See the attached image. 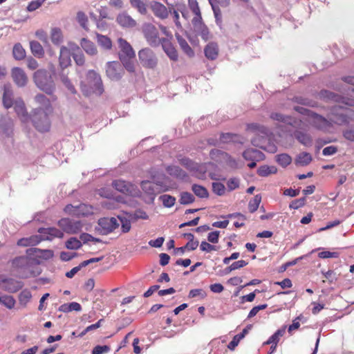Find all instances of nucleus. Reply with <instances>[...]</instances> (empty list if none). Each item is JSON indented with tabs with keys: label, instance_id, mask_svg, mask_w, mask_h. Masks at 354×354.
Returning a JSON list of instances; mask_svg holds the SVG:
<instances>
[{
	"label": "nucleus",
	"instance_id": "9b49d317",
	"mask_svg": "<svg viewBox=\"0 0 354 354\" xmlns=\"http://www.w3.org/2000/svg\"><path fill=\"white\" fill-rule=\"evenodd\" d=\"M209 156L212 160L218 163H225L230 166L236 165L235 160L230 155L220 149H212L209 152Z\"/></svg>",
	"mask_w": 354,
	"mask_h": 354
},
{
	"label": "nucleus",
	"instance_id": "6e6d98bb",
	"mask_svg": "<svg viewBox=\"0 0 354 354\" xmlns=\"http://www.w3.org/2000/svg\"><path fill=\"white\" fill-rule=\"evenodd\" d=\"M87 80L90 84L97 85L101 83L100 76L94 71H89L87 73Z\"/></svg>",
	"mask_w": 354,
	"mask_h": 354
},
{
	"label": "nucleus",
	"instance_id": "ddd939ff",
	"mask_svg": "<svg viewBox=\"0 0 354 354\" xmlns=\"http://www.w3.org/2000/svg\"><path fill=\"white\" fill-rule=\"evenodd\" d=\"M21 281L13 279H6L0 275V288L10 292H16L22 288Z\"/></svg>",
	"mask_w": 354,
	"mask_h": 354
},
{
	"label": "nucleus",
	"instance_id": "864d4df0",
	"mask_svg": "<svg viewBox=\"0 0 354 354\" xmlns=\"http://www.w3.org/2000/svg\"><path fill=\"white\" fill-rule=\"evenodd\" d=\"M247 130L255 133H267V129L264 126L257 123L248 124L247 125Z\"/></svg>",
	"mask_w": 354,
	"mask_h": 354
},
{
	"label": "nucleus",
	"instance_id": "680f3d73",
	"mask_svg": "<svg viewBox=\"0 0 354 354\" xmlns=\"http://www.w3.org/2000/svg\"><path fill=\"white\" fill-rule=\"evenodd\" d=\"M238 137V135L231 133H221L220 136V140L222 142L227 143L231 141H235L236 138Z\"/></svg>",
	"mask_w": 354,
	"mask_h": 354
},
{
	"label": "nucleus",
	"instance_id": "0e129e2a",
	"mask_svg": "<svg viewBox=\"0 0 354 354\" xmlns=\"http://www.w3.org/2000/svg\"><path fill=\"white\" fill-rule=\"evenodd\" d=\"M60 78L63 84L71 93H75L76 92L74 86L72 84L67 76L64 75V74H61Z\"/></svg>",
	"mask_w": 354,
	"mask_h": 354
},
{
	"label": "nucleus",
	"instance_id": "6ab92c4d",
	"mask_svg": "<svg viewBox=\"0 0 354 354\" xmlns=\"http://www.w3.org/2000/svg\"><path fill=\"white\" fill-rule=\"evenodd\" d=\"M2 102L6 109L11 108L15 103L13 100V91L10 84H6L3 86Z\"/></svg>",
	"mask_w": 354,
	"mask_h": 354
},
{
	"label": "nucleus",
	"instance_id": "412c9836",
	"mask_svg": "<svg viewBox=\"0 0 354 354\" xmlns=\"http://www.w3.org/2000/svg\"><path fill=\"white\" fill-rule=\"evenodd\" d=\"M71 50L66 46L60 48L59 56V66L62 70H64L71 64Z\"/></svg>",
	"mask_w": 354,
	"mask_h": 354
},
{
	"label": "nucleus",
	"instance_id": "79ce46f5",
	"mask_svg": "<svg viewBox=\"0 0 354 354\" xmlns=\"http://www.w3.org/2000/svg\"><path fill=\"white\" fill-rule=\"evenodd\" d=\"M277 169L274 166L263 165L257 169V174L260 176H268L270 174H276Z\"/></svg>",
	"mask_w": 354,
	"mask_h": 354
},
{
	"label": "nucleus",
	"instance_id": "8fccbe9b",
	"mask_svg": "<svg viewBox=\"0 0 354 354\" xmlns=\"http://www.w3.org/2000/svg\"><path fill=\"white\" fill-rule=\"evenodd\" d=\"M82 242L75 237H71L65 243V246L69 250H77L82 247Z\"/></svg>",
	"mask_w": 354,
	"mask_h": 354
},
{
	"label": "nucleus",
	"instance_id": "3c124183",
	"mask_svg": "<svg viewBox=\"0 0 354 354\" xmlns=\"http://www.w3.org/2000/svg\"><path fill=\"white\" fill-rule=\"evenodd\" d=\"M261 201V196L259 194H257L254 196V198L250 201L248 204V209L250 212L254 213L257 210L260 203Z\"/></svg>",
	"mask_w": 354,
	"mask_h": 354
},
{
	"label": "nucleus",
	"instance_id": "c03bdc74",
	"mask_svg": "<svg viewBox=\"0 0 354 354\" xmlns=\"http://www.w3.org/2000/svg\"><path fill=\"white\" fill-rule=\"evenodd\" d=\"M132 222H136L138 219L147 220L149 216L147 212L142 209H137L133 214H127Z\"/></svg>",
	"mask_w": 354,
	"mask_h": 354
},
{
	"label": "nucleus",
	"instance_id": "2eb2a0df",
	"mask_svg": "<svg viewBox=\"0 0 354 354\" xmlns=\"http://www.w3.org/2000/svg\"><path fill=\"white\" fill-rule=\"evenodd\" d=\"M112 186L118 192L126 195H132L136 191L135 186L124 180L118 179L112 182Z\"/></svg>",
	"mask_w": 354,
	"mask_h": 354
},
{
	"label": "nucleus",
	"instance_id": "6e6552de",
	"mask_svg": "<svg viewBox=\"0 0 354 354\" xmlns=\"http://www.w3.org/2000/svg\"><path fill=\"white\" fill-rule=\"evenodd\" d=\"M57 225L62 231L70 234L79 233L83 227V224L80 221H73L68 218H61Z\"/></svg>",
	"mask_w": 354,
	"mask_h": 354
},
{
	"label": "nucleus",
	"instance_id": "dca6fc26",
	"mask_svg": "<svg viewBox=\"0 0 354 354\" xmlns=\"http://www.w3.org/2000/svg\"><path fill=\"white\" fill-rule=\"evenodd\" d=\"M38 232L42 236L43 241H51L55 238H63L64 233L62 230L56 227H41Z\"/></svg>",
	"mask_w": 354,
	"mask_h": 354
},
{
	"label": "nucleus",
	"instance_id": "69168bd1",
	"mask_svg": "<svg viewBox=\"0 0 354 354\" xmlns=\"http://www.w3.org/2000/svg\"><path fill=\"white\" fill-rule=\"evenodd\" d=\"M306 203V198L303 197L301 198H298L296 200H294L291 202L290 204V208L297 209L299 207H303Z\"/></svg>",
	"mask_w": 354,
	"mask_h": 354
},
{
	"label": "nucleus",
	"instance_id": "e433bc0d",
	"mask_svg": "<svg viewBox=\"0 0 354 354\" xmlns=\"http://www.w3.org/2000/svg\"><path fill=\"white\" fill-rule=\"evenodd\" d=\"M50 39L55 45H59L63 41L64 36L59 28L55 27L51 29Z\"/></svg>",
	"mask_w": 354,
	"mask_h": 354
},
{
	"label": "nucleus",
	"instance_id": "f704fd0d",
	"mask_svg": "<svg viewBox=\"0 0 354 354\" xmlns=\"http://www.w3.org/2000/svg\"><path fill=\"white\" fill-rule=\"evenodd\" d=\"M30 47L32 55L38 58H41L44 55V50L39 42L37 41H31Z\"/></svg>",
	"mask_w": 354,
	"mask_h": 354
},
{
	"label": "nucleus",
	"instance_id": "a19ab883",
	"mask_svg": "<svg viewBox=\"0 0 354 354\" xmlns=\"http://www.w3.org/2000/svg\"><path fill=\"white\" fill-rule=\"evenodd\" d=\"M295 136L300 143L305 146H310L312 145V138L307 133L301 131H297L295 133Z\"/></svg>",
	"mask_w": 354,
	"mask_h": 354
},
{
	"label": "nucleus",
	"instance_id": "7c9ffc66",
	"mask_svg": "<svg viewBox=\"0 0 354 354\" xmlns=\"http://www.w3.org/2000/svg\"><path fill=\"white\" fill-rule=\"evenodd\" d=\"M80 45L84 50L89 55H95L97 53V49L95 44L86 38L81 39Z\"/></svg>",
	"mask_w": 354,
	"mask_h": 354
},
{
	"label": "nucleus",
	"instance_id": "39448f33",
	"mask_svg": "<svg viewBox=\"0 0 354 354\" xmlns=\"http://www.w3.org/2000/svg\"><path fill=\"white\" fill-rule=\"evenodd\" d=\"M141 188L145 194L149 196L151 203L153 202L157 194L169 190V187L162 183H155L149 180L142 181Z\"/></svg>",
	"mask_w": 354,
	"mask_h": 354
},
{
	"label": "nucleus",
	"instance_id": "9d476101",
	"mask_svg": "<svg viewBox=\"0 0 354 354\" xmlns=\"http://www.w3.org/2000/svg\"><path fill=\"white\" fill-rule=\"evenodd\" d=\"M106 73L111 80H119L124 73L123 66L118 62H110L107 63Z\"/></svg>",
	"mask_w": 354,
	"mask_h": 354
},
{
	"label": "nucleus",
	"instance_id": "e2e57ef3",
	"mask_svg": "<svg viewBox=\"0 0 354 354\" xmlns=\"http://www.w3.org/2000/svg\"><path fill=\"white\" fill-rule=\"evenodd\" d=\"M46 0H35L30 1L28 6L27 10L32 12L38 9Z\"/></svg>",
	"mask_w": 354,
	"mask_h": 354
},
{
	"label": "nucleus",
	"instance_id": "0eeeda50",
	"mask_svg": "<svg viewBox=\"0 0 354 354\" xmlns=\"http://www.w3.org/2000/svg\"><path fill=\"white\" fill-rule=\"evenodd\" d=\"M65 213L77 217H84L93 214V207L89 205L81 203L77 206L71 204L66 205L64 209Z\"/></svg>",
	"mask_w": 354,
	"mask_h": 354
},
{
	"label": "nucleus",
	"instance_id": "4c0bfd02",
	"mask_svg": "<svg viewBox=\"0 0 354 354\" xmlns=\"http://www.w3.org/2000/svg\"><path fill=\"white\" fill-rule=\"evenodd\" d=\"M312 161V156L307 152H303L299 153L296 160V165L300 166H306L308 165Z\"/></svg>",
	"mask_w": 354,
	"mask_h": 354
},
{
	"label": "nucleus",
	"instance_id": "473e14b6",
	"mask_svg": "<svg viewBox=\"0 0 354 354\" xmlns=\"http://www.w3.org/2000/svg\"><path fill=\"white\" fill-rule=\"evenodd\" d=\"M187 2L189 10L194 15L192 20L197 21V20H199L202 17L198 2L197 0H187Z\"/></svg>",
	"mask_w": 354,
	"mask_h": 354
},
{
	"label": "nucleus",
	"instance_id": "de8ad7c7",
	"mask_svg": "<svg viewBox=\"0 0 354 354\" xmlns=\"http://www.w3.org/2000/svg\"><path fill=\"white\" fill-rule=\"evenodd\" d=\"M276 161L281 166L286 167L292 162V158L287 153H281L276 156Z\"/></svg>",
	"mask_w": 354,
	"mask_h": 354
},
{
	"label": "nucleus",
	"instance_id": "13d9d810",
	"mask_svg": "<svg viewBox=\"0 0 354 354\" xmlns=\"http://www.w3.org/2000/svg\"><path fill=\"white\" fill-rule=\"evenodd\" d=\"M76 19H77V21H78V23L80 24V25L84 30H88V26H87L88 17H87L86 15L82 11H79L77 13Z\"/></svg>",
	"mask_w": 354,
	"mask_h": 354
},
{
	"label": "nucleus",
	"instance_id": "a18cd8bd",
	"mask_svg": "<svg viewBox=\"0 0 354 354\" xmlns=\"http://www.w3.org/2000/svg\"><path fill=\"white\" fill-rule=\"evenodd\" d=\"M14 57L17 60H21L26 57V51L20 44H16L12 50Z\"/></svg>",
	"mask_w": 354,
	"mask_h": 354
},
{
	"label": "nucleus",
	"instance_id": "5fc2aeb1",
	"mask_svg": "<svg viewBox=\"0 0 354 354\" xmlns=\"http://www.w3.org/2000/svg\"><path fill=\"white\" fill-rule=\"evenodd\" d=\"M118 218L121 222L122 232L123 233L129 232L131 228V222H132V221L131 220V218L129 216L128 218L122 216H118Z\"/></svg>",
	"mask_w": 354,
	"mask_h": 354
},
{
	"label": "nucleus",
	"instance_id": "4d7b16f0",
	"mask_svg": "<svg viewBox=\"0 0 354 354\" xmlns=\"http://www.w3.org/2000/svg\"><path fill=\"white\" fill-rule=\"evenodd\" d=\"M0 303L9 309H12L15 304V300L12 296L4 295L0 297Z\"/></svg>",
	"mask_w": 354,
	"mask_h": 354
},
{
	"label": "nucleus",
	"instance_id": "c756f323",
	"mask_svg": "<svg viewBox=\"0 0 354 354\" xmlns=\"http://www.w3.org/2000/svg\"><path fill=\"white\" fill-rule=\"evenodd\" d=\"M35 101L36 103L40 105L39 108L42 109L44 111H48L49 113H52L53 108L50 104V102L48 98H47L43 94H38L35 97Z\"/></svg>",
	"mask_w": 354,
	"mask_h": 354
},
{
	"label": "nucleus",
	"instance_id": "052dcab7",
	"mask_svg": "<svg viewBox=\"0 0 354 354\" xmlns=\"http://www.w3.org/2000/svg\"><path fill=\"white\" fill-rule=\"evenodd\" d=\"M212 191L218 196H223L225 193V187L221 183H213Z\"/></svg>",
	"mask_w": 354,
	"mask_h": 354
},
{
	"label": "nucleus",
	"instance_id": "4be33fe9",
	"mask_svg": "<svg viewBox=\"0 0 354 354\" xmlns=\"http://www.w3.org/2000/svg\"><path fill=\"white\" fill-rule=\"evenodd\" d=\"M11 75L14 82L18 86L22 87L26 84L28 77L23 69L19 67L13 68Z\"/></svg>",
	"mask_w": 354,
	"mask_h": 354
},
{
	"label": "nucleus",
	"instance_id": "f03ea898",
	"mask_svg": "<svg viewBox=\"0 0 354 354\" xmlns=\"http://www.w3.org/2000/svg\"><path fill=\"white\" fill-rule=\"evenodd\" d=\"M34 81L37 86L48 95H52L55 91V83L52 75L46 69L37 70L34 73Z\"/></svg>",
	"mask_w": 354,
	"mask_h": 354
},
{
	"label": "nucleus",
	"instance_id": "09e8293b",
	"mask_svg": "<svg viewBox=\"0 0 354 354\" xmlns=\"http://www.w3.org/2000/svg\"><path fill=\"white\" fill-rule=\"evenodd\" d=\"M159 200L162 201V205L165 207H171L176 203V198L171 195L164 194L159 197Z\"/></svg>",
	"mask_w": 354,
	"mask_h": 354
},
{
	"label": "nucleus",
	"instance_id": "58836bf2",
	"mask_svg": "<svg viewBox=\"0 0 354 354\" xmlns=\"http://www.w3.org/2000/svg\"><path fill=\"white\" fill-rule=\"evenodd\" d=\"M131 6L136 9L141 15H146L147 13V6L142 0H129Z\"/></svg>",
	"mask_w": 354,
	"mask_h": 354
},
{
	"label": "nucleus",
	"instance_id": "4468645a",
	"mask_svg": "<svg viewBox=\"0 0 354 354\" xmlns=\"http://www.w3.org/2000/svg\"><path fill=\"white\" fill-rule=\"evenodd\" d=\"M118 43L120 49V52L119 53L120 60H124V58L135 57V52L129 42L122 38H119Z\"/></svg>",
	"mask_w": 354,
	"mask_h": 354
},
{
	"label": "nucleus",
	"instance_id": "c85d7f7f",
	"mask_svg": "<svg viewBox=\"0 0 354 354\" xmlns=\"http://www.w3.org/2000/svg\"><path fill=\"white\" fill-rule=\"evenodd\" d=\"M205 57L211 60H214L218 55V46L216 43H209L204 49Z\"/></svg>",
	"mask_w": 354,
	"mask_h": 354
},
{
	"label": "nucleus",
	"instance_id": "423d86ee",
	"mask_svg": "<svg viewBox=\"0 0 354 354\" xmlns=\"http://www.w3.org/2000/svg\"><path fill=\"white\" fill-rule=\"evenodd\" d=\"M138 58L142 66L147 68H154L158 64V59L154 52L145 48L138 52Z\"/></svg>",
	"mask_w": 354,
	"mask_h": 354
},
{
	"label": "nucleus",
	"instance_id": "393cba45",
	"mask_svg": "<svg viewBox=\"0 0 354 354\" xmlns=\"http://www.w3.org/2000/svg\"><path fill=\"white\" fill-rule=\"evenodd\" d=\"M213 10L216 20L221 18L220 7L226 8L230 5V0H208Z\"/></svg>",
	"mask_w": 354,
	"mask_h": 354
},
{
	"label": "nucleus",
	"instance_id": "603ef678",
	"mask_svg": "<svg viewBox=\"0 0 354 354\" xmlns=\"http://www.w3.org/2000/svg\"><path fill=\"white\" fill-rule=\"evenodd\" d=\"M97 39L98 44L105 49H111L112 46V42L111 39L106 37L100 34H97Z\"/></svg>",
	"mask_w": 354,
	"mask_h": 354
},
{
	"label": "nucleus",
	"instance_id": "f257e3e1",
	"mask_svg": "<svg viewBox=\"0 0 354 354\" xmlns=\"http://www.w3.org/2000/svg\"><path fill=\"white\" fill-rule=\"evenodd\" d=\"M328 118L333 124L342 125L354 122V111L342 106H334L330 109Z\"/></svg>",
	"mask_w": 354,
	"mask_h": 354
},
{
	"label": "nucleus",
	"instance_id": "a211bd4d",
	"mask_svg": "<svg viewBox=\"0 0 354 354\" xmlns=\"http://www.w3.org/2000/svg\"><path fill=\"white\" fill-rule=\"evenodd\" d=\"M162 48L166 55L172 61H177L178 59V52L174 46L171 42L170 39L162 38V42L160 43Z\"/></svg>",
	"mask_w": 354,
	"mask_h": 354
},
{
	"label": "nucleus",
	"instance_id": "bf43d9fd",
	"mask_svg": "<svg viewBox=\"0 0 354 354\" xmlns=\"http://www.w3.org/2000/svg\"><path fill=\"white\" fill-rule=\"evenodd\" d=\"M206 296V292L201 288L192 289L189 291L188 295L189 298L199 297L201 299H204Z\"/></svg>",
	"mask_w": 354,
	"mask_h": 354
},
{
	"label": "nucleus",
	"instance_id": "37998d69",
	"mask_svg": "<svg viewBox=\"0 0 354 354\" xmlns=\"http://www.w3.org/2000/svg\"><path fill=\"white\" fill-rule=\"evenodd\" d=\"M178 160L179 163L182 166L185 167L187 170H189L192 173L196 167V164L197 163V162H195L194 161L192 160L189 158L183 157V156H179Z\"/></svg>",
	"mask_w": 354,
	"mask_h": 354
},
{
	"label": "nucleus",
	"instance_id": "774afa93",
	"mask_svg": "<svg viewBox=\"0 0 354 354\" xmlns=\"http://www.w3.org/2000/svg\"><path fill=\"white\" fill-rule=\"evenodd\" d=\"M239 186V180L237 178H231L227 182V187L229 191H232Z\"/></svg>",
	"mask_w": 354,
	"mask_h": 354
},
{
	"label": "nucleus",
	"instance_id": "2f4dec72",
	"mask_svg": "<svg viewBox=\"0 0 354 354\" xmlns=\"http://www.w3.org/2000/svg\"><path fill=\"white\" fill-rule=\"evenodd\" d=\"M166 170L170 176H174L182 180L187 177V173L178 166H168Z\"/></svg>",
	"mask_w": 354,
	"mask_h": 354
},
{
	"label": "nucleus",
	"instance_id": "1a4fd4ad",
	"mask_svg": "<svg viewBox=\"0 0 354 354\" xmlns=\"http://www.w3.org/2000/svg\"><path fill=\"white\" fill-rule=\"evenodd\" d=\"M310 122L315 128L324 132L329 131L333 127V123L328 118L327 119L316 113L312 115Z\"/></svg>",
	"mask_w": 354,
	"mask_h": 354
},
{
	"label": "nucleus",
	"instance_id": "72a5a7b5",
	"mask_svg": "<svg viewBox=\"0 0 354 354\" xmlns=\"http://www.w3.org/2000/svg\"><path fill=\"white\" fill-rule=\"evenodd\" d=\"M176 37L182 50L189 57H193L194 55V52L187 41L179 35H176Z\"/></svg>",
	"mask_w": 354,
	"mask_h": 354
},
{
	"label": "nucleus",
	"instance_id": "5701e85b",
	"mask_svg": "<svg viewBox=\"0 0 354 354\" xmlns=\"http://www.w3.org/2000/svg\"><path fill=\"white\" fill-rule=\"evenodd\" d=\"M192 24L194 26L195 31L198 35H200L203 39L207 41L211 37L210 32L208 28L203 22V18L195 21L192 20Z\"/></svg>",
	"mask_w": 354,
	"mask_h": 354
},
{
	"label": "nucleus",
	"instance_id": "f8f14e48",
	"mask_svg": "<svg viewBox=\"0 0 354 354\" xmlns=\"http://www.w3.org/2000/svg\"><path fill=\"white\" fill-rule=\"evenodd\" d=\"M98 225L100 227L101 233L108 234L112 232L119 226V223L115 218H101L98 221Z\"/></svg>",
	"mask_w": 354,
	"mask_h": 354
},
{
	"label": "nucleus",
	"instance_id": "7ed1b4c3",
	"mask_svg": "<svg viewBox=\"0 0 354 354\" xmlns=\"http://www.w3.org/2000/svg\"><path fill=\"white\" fill-rule=\"evenodd\" d=\"M48 111L41 108L35 109L32 111V121L34 127L41 132L48 131L50 127V122L48 118Z\"/></svg>",
	"mask_w": 354,
	"mask_h": 354
},
{
	"label": "nucleus",
	"instance_id": "c9c22d12",
	"mask_svg": "<svg viewBox=\"0 0 354 354\" xmlns=\"http://www.w3.org/2000/svg\"><path fill=\"white\" fill-rule=\"evenodd\" d=\"M285 333L286 326H283L282 328L278 329L272 335H271L269 339L266 342H264V344L268 345L270 344H273L277 345L280 338L284 335Z\"/></svg>",
	"mask_w": 354,
	"mask_h": 354
},
{
	"label": "nucleus",
	"instance_id": "20e7f679",
	"mask_svg": "<svg viewBox=\"0 0 354 354\" xmlns=\"http://www.w3.org/2000/svg\"><path fill=\"white\" fill-rule=\"evenodd\" d=\"M142 31L144 37L151 46L157 47L162 42V38L160 37L158 30L154 25L145 24L142 26Z\"/></svg>",
	"mask_w": 354,
	"mask_h": 354
},
{
	"label": "nucleus",
	"instance_id": "cd10ccee",
	"mask_svg": "<svg viewBox=\"0 0 354 354\" xmlns=\"http://www.w3.org/2000/svg\"><path fill=\"white\" fill-rule=\"evenodd\" d=\"M117 22L125 28H133L136 25V21L127 13H121L117 17Z\"/></svg>",
	"mask_w": 354,
	"mask_h": 354
},
{
	"label": "nucleus",
	"instance_id": "49530a36",
	"mask_svg": "<svg viewBox=\"0 0 354 354\" xmlns=\"http://www.w3.org/2000/svg\"><path fill=\"white\" fill-rule=\"evenodd\" d=\"M195 197L193 194L187 192H183L180 194L179 202L182 205H188L194 203Z\"/></svg>",
	"mask_w": 354,
	"mask_h": 354
},
{
	"label": "nucleus",
	"instance_id": "b1692460",
	"mask_svg": "<svg viewBox=\"0 0 354 354\" xmlns=\"http://www.w3.org/2000/svg\"><path fill=\"white\" fill-rule=\"evenodd\" d=\"M210 166H214V165L212 162L196 163L192 171V174L198 179L205 180L206 179V174Z\"/></svg>",
	"mask_w": 354,
	"mask_h": 354
},
{
	"label": "nucleus",
	"instance_id": "ea45409f",
	"mask_svg": "<svg viewBox=\"0 0 354 354\" xmlns=\"http://www.w3.org/2000/svg\"><path fill=\"white\" fill-rule=\"evenodd\" d=\"M192 190L194 193V194L201 198H208L209 192L207 189L200 185L194 184L192 186Z\"/></svg>",
	"mask_w": 354,
	"mask_h": 354
},
{
	"label": "nucleus",
	"instance_id": "aec40b11",
	"mask_svg": "<svg viewBox=\"0 0 354 354\" xmlns=\"http://www.w3.org/2000/svg\"><path fill=\"white\" fill-rule=\"evenodd\" d=\"M14 109L22 122H27L29 120V115L27 112L24 102L21 99H17L13 104Z\"/></svg>",
	"mask_w": 354,
	"mask_h": 354
},
{
	"label": "nucleus",
	"instance_id": "f3484780",
	"mask_svg": "<svg viewBox=\"0 0 354 354\" xmlns=\"http://www.w3.org/2000/svg\"><path fill=\"white\" fill-rule=\"evenodd\" d=\"M151 10L153 15L158 19H165L168 18L169 13L171 12L162 3L158 1H153L151 4Z\"/></svg>",
	"mask_w": 354,
	"mask_h": 354
},
{
	"label": "nucleus",
	"instance_id": "338daca9",
	"mask_svg": "<svg viewBox=\"0 0 354 354\" xmlns=\"http://www.w3.org/2000/svg\"><path fill=\"white\" fill-rule=\"evenodd\" d=\"M131 59L132 58H124V60L120 61L122 62L124 67L129 72L133 73L135 71V66Z\"/></svg>",
	"mask_w": 354,
	"mask_h": 354
},
{
	"label": "nucleus",
	"instance_id": "bb28decb",
	"mask_svg": "<svg viewBox=\"0 0 354 354\" xmlns=\"http://www.w3.org/2000/svg\"><path fill=\"white\" fill-rule=\"evenodd\" d=\"M243 157L246 160L259 161L264 158V154L256 149H248L243 153Z\"/></svg>",
	"mask_w": 354,
	"mask_h": 354
},
{
	"label": "nucleus",
	"instance_id": "a878e982",
	"mask_svg": "<svg viewBox=\"0 0 354 354\" xmlns=\"http://www.w3.org/2000/svg\"><path fill=\"white\" fill-rule=\"evenodd\" d=\"M30 259L28 257L21 256L15 258L12 261V267L17 270H28L30 266Z\"/></svg>",
	"mask_w": 354,
	"mask_h": 354
}]
</instances>
